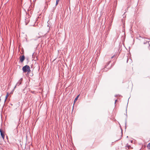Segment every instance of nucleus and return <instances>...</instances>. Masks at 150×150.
Here are the masks:
<instances>
[{
	"mask_svg": "<svg viewBox=\"0 0 150 150\" xmlns=\"http://www.w3.org/2000/svg\"><path fill=\"white\" fill-rule=\"evenodd\" d=\"M22 70L24 72H27L28 74L30 73L31 71L30 67L28 65L24 66L22 68Z\"/></svg>",
	"mask_w": 150,
	"mask_h": 150,
	"instance_id": "1",
	"label": "nucleus"
},
{
	"mask_svg": "<svg viewBox=\"0 0 150 150\" xmlns=\"http://www.w3.org/2000/svg\"><path fill=\"white\" fill-rule=\"evenodd\" d=\"M20 61L21 62H23L25 59V57L24 55H23L22 57L20 56Z\"/></svg>",
	"mask_w": 150,
	"mask_h": 150,
	"instance_id": "2",
	"label": "nucleus"
},
{
	"mask_svg": "<svg viewBox=\"0 0 150 150\" xmlns=\"http://www.w3.org/2000/svg\"><path fill=\"white\" fill-rule=\"evenodd\" d=\"M22 80V78H21L19 80V81H18V82H17V84H16V86L15 87L17 86H19L20 84H21V81Z\"/></svg>",
	"mask_w": 150,
	"mask_h": 150,
	"instance_id": "3",
	"label": "nucleus"
},
{
	"mask_svg": "<svg viewBox=\"0 0 150 150\" xmlns=\"http://www.w3.org/2000/svg\"><path fill=\"white\" fill-rule=\"evenodd\" d=\"M0 132L1 133V135L3 138V139H4V132H2L1 129H0Z\"/></svg>",
	"mask_w": 150,
	"mask_h": 150,
	"instance_id": "4",
	"label": "nucleus"
},
{
	"mask_svg": "<svg viewBox=\"0 0 150 150\" xmlns=\"http://www.w3.org/2000/svg\"><path fill=\"white\" fill-rule=\"evenodd\" d=\"M121 33L122 35V36H121V38H125V33L123 30L122 31Z\"/></svg>",
	"mask_w": 150,
	"mask_h": 150,
	"instance_id": "5",
	"label": "nucleus"
},
{
	"mask_svg": "<svg viewBox=\"0 0 150 150\" xmlns=\"http://www.w3.org/2000/svg\"><path fill=\"white\" fill-rule=\"evenodd\" d=\"M110 61H109L107 63V64L105 65V68H104V71H107V70H105V69H104L105 68H107V66L109 64V63H110Z\"/></svg>",
	"mask_w": 150,
	"mask_h": 150,
	"instance_id": "6",
	"label": "nucleus"
},
{
	"mask_svg": "<svg viewBox=\"0 0 150 150\" xmlns=\"http://www.w3.org/2000/svg\"><path fill=\"white\" fill-rule=\"evenodd\" d=\"M79 96V95L77 96H76V98L74 99V103H75L76 102V100H77Z\"/></svg>",
	"mask_w": 150,
	"mask_h": 150,
	"instance_id": "7",
	"label": "nucleus"
},
{
	"mask_svg": "<svg viewBox=\"0 0 150 150\" xmlns=\"http://www.w3.org/2000/svg\"><path fill=\"white\" fill-rule=\"evenodd\" d=\"M59 0H56V6H57L58 4V3L59 1Z\"/></svg>",
	"mask_w": 150,
	"mask_h": 150,
	"instance_id": "8",
	"label": "nucleus"
},
{
	"mask_svg": "<svg viewBox=\"0 0 150 150\" xmlns=\"http://www.w3.org/2000/svg\"><path fill=\"white\" fill-rule=\"evenodd\" d=\"M147 147L148 148H149L150 149V143H149L148 145H147Z\"/></svg>",
	"mask_w": 150,
	"mask_h": 150,
	"instance_id": "9",
	"label": "nucleus"
},
{
	"mask_svg": "<svg viewBox=\"0 0 150 150\" xmlns=\"http://www.w3.org/2000/svg\"><path fill=\"white\" fill-rule=\"evenodd\" d=\"M8 93H7V94L6 96V99H5V100H6V99H7V97H8Z\"/></svg>",
	"mask_w": 150,
	"mask_h": 150,
	"instance_id": "10",
	"label": "nucleus"
},
{
	"mask_svg": "<svg viewBox=\"0 0 150 150\" xmlns=\"http://www.w3.org/2000/svg\"><path fill=\"white\" fill-rule=\"evenodd\" d=\"M117 101V99H116V100H115V103H116V102Z\"/></svg>",
	"mask_w": 150,
	"mask_h": 150,
	"instance_id": "11",
	"label": "nucleus"
},
{
	"mask_svg": "<svg viewBox=\"0 0 150 150\" xmlns=\"http://www.w3.org/2000/svg\"><path fill=\"white\" fill-rule=\"evenodd\" d=\"M147 42V41H146V42H144V44H146V43Z\"/></svg>",
	"mask_w": 150,
	"mask_h": 150,
	"instance_id": "12",
	"label": "nucleus"
},
{
	"mask_svg": "<svg viewBox=\"0 0 150 150\" xmlns=\"http://www.w3.org/2000/svg\"><path fill=\"white\" fill-rule=\"evenodd\" d=\"M126 123H127V121H125V125H126Z\"/></svg>",
	"mask_w": 150,
	"mask_h": 150,
	"instance_id": "13",
	"label": "nucleus"
},
{
	"mask_svg": "<svg viewBox=\"0 0 150 150\" xmlns=\"http://www.w3.org/2000/svg\"><path fill=\"white\" fill-rule=\"evenodd\" d=\"M114 57V56H113L111 58H113V57Z\"/></svg>",
	"mask_w": 150,
	"mask_h": 150,
	"instance_id": "14",
	"label": "nucleus"
},
{
	"mask_svg": "<svg viewBox=\"0 0 150 150\" xmlns=\"http://www.w3.org/2000/svg\"><path fill=\"white\" fill-rule=\"evenodd\" d=\"M140 38H141V37L140 36H139Z\"/></svg>",
	"mask_w": 150,
	"mask_h": 150,
	"instance_id": "15",
	"label": "nucleus"
},
{
	"mask_svg": "<svg viewBox=\"0 0 150 150\" xmlns=\"http://www.w3.org/2000/svg\"><path fill=\"white\" fill-rule=\"evenodd\" d=\"M115 97H116V96H117V95H115Z\"/></svg>",
	"mask_w": 150,
	"mask_h": 150,
	"instance_id": "16",
	"label": "nucleus"
}]
</instances>
